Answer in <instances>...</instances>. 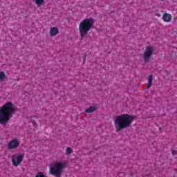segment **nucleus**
Wrapping results in <instances>:
<instances>
[{
  "instance_id": "obj_18",
  "label": "nucleus",
  "mask_w": 177,
  "mask_h": 177,
  "mask_svg": "<svg viewBox=\"0 0 177 177\" xmlns=\"http://www.w3.org/2000/svg\"><path fill=\"white\" fill-rule=\"evenodd\" d=\"M160 1H165V0H160Z\"/></svg>"
},
{
  "instance_id": "obj_6",
  "label": "nucleus",
  "mask_w": 177,
  "mask_h": 177,
  "mask_svg": "<svg viewBox=\"0 0 177 177\" xmlns=\"http://www.w3.org/2000/svg\"><path fill=\"white\" fill-rule=\"evenodd\" d=\"M24 160V154H16L12 157V161L15 167H19Z\"/></svg>"
},
{
  "instance_id": "obj_12",
  "label": "nucleus",
  "mask_w": 177,
  "mask_h": 177,
  "mask_svg": "<svg viewBox=\"0 0 177 177\" xmlns=\"http://www.w3.org/2000/svg\"><path fill=\"white\" fill-rule=\"evenodd\" d=\"M44 2H45V0H35V3L38 5V6H41Z\"/></svg>"
},
{
  "instance_id": "obj_10",
  "label": "nucleus",
  "mask_w": 177,
  "mask_h": 177,
  "mask_svg": "<svg viewBox=\"0 0 177 177\" xmlns=\"http://www.w3.org/2000/svg\"><path fill=\"white\" fill-rule=\"evenodd\" d=\"M97 109V107L96 106H90L88 109H86V113H93V111Z\"/></svg>"
},
{
  "instance_id": "obj_15",
  "label": "nucleus",
  "mask_w": 177,
  "mask_h": 177,
  "mask_svg": "<svg viewBox=\"0 0 177 177\" xmlns=\"http://www.w3.org/2000/svg\"><path fill=\"white\" fill-rule=\"evenodd\" d=\"M171 153H172L173 156H177V151L176 150L174 149Z\"/></svg>"
},
{
  "instance_id": "obj_3",
  "label": "nucleus",
  "mask_w": 177,
  "mask_h": 177,
  "mask_svg": "<svg viewBox=\"0 0 177 177\" xmlns=\"http://www.w3.org/2000/svg\"><path fill=\"white\" fill-rule=\"evenodd\" d=\"M95 19L93 18H86L82 21L79 25V31L81 39H84L88 32L93 28Z\"/></svg>"
},
{
  "instance_id": "obj_13",
  "label": "nucleus",
  "mask_w": 177,
  "mask_h": 177,
  "mask_svg": "<svg viewBox=\"0 0 177 177\" xmlns=\"http://www.w3.org/2000/svg\"><path fill=\"white\" fill-rule=\"evenodd\" d=\"M6 77L5 72H0V81H3V79Z\"/></svg>"
},
{
  "instance_id": "obj_2",
  "label": "nucleus",
  "mask_w": 177,
  "mask_h": 177,
  "mask_svg": "<svg viewBox=\"0 0 177 177\" xmlns=\"http://www.w3.org/2000/svg\"><path fill=\"white\" fill-rule=\"evenodd\" d=\"M15 111V105L12 102H8L3 105L0 108V124L2 125L8 124Z\"/></svg>"
},
{
  "instance_id": "obj_17",
  "label": "nucleus",
  "mask_w": 177,
  "mask_h": 177,
  "mask_svg": "<svg viewBox=\"0 0 177 177\" xmlns=\"http://www.w3.org/2000/svg\"><path fill=\"white\" fill-rule=\"evenodd\" d=\"M85 62H86V58L84 57V58L83 59V62L85 63Z\"/></svg>"
},
{
  "instance_id": "obj_16",
  "label": "nucleus",
  "mask_w": 177,
  "mask_h": 177,
  "mask_svg": "<svg viewBox=\"0 0 177 177\" xmlns=\"http://www.w3.org/2000/svg\"><path fill=\"white\" fill-rule=\"evenodd\" d=\"M32 124L33 127H37V122L32 121Z\"/></svg>"
},
{
  "instance_id": "obj_7",
  "label": "nucleus",
  "mask_w": 177,
  "mask_h": 177,
  "mask_svg": "<svg viewBox=\"0 0 177 177\" xmlns=\"http://www.w3.org/2000/svg\"><path fill=\"white\" fill-rule=\"evenodd\" d=\"M19 146H20V141L17 138H14L8 143L9 150H16Z\"/></svg>"
},
{
  "instance_id": "obj_4",
  "label": "nucleus",
  "mask_w": 177,
  "mask_h": 177,
  "mask_svg": "<svg viewBox=\"0 0 177 177\" xmlns=\"http://www.w3.org/2000/svg\"><path fill=\"white\" fill-rule=\"evenodd\" d=\"M66 168H67V162H57L50 166L49 174L53 176L60 177Z\"/></svg>"
},
{
  "instance_id": "obj_5",
  "label": "nucleus",
  "mask_w": 177,
  "mask_h": 177,
  "mask_svg": "<svg viewBox=\"0 0 177 177\" xmlns=\"http://www.w3.org/2000/svg\"><path fill=\"white\" fill-rule=\"evenodd\" d=\"M154 52V48L150 46H147L145 48V51L143 54V59L147 63L150 62V58L153 56V53Z\"/></svg>"
},
{
  "instance_id": "obj_9",
  "label": "nucleus",
  "mask_w": 177,
  "mask_h": 177,
  "mask_svg": "<svg viewBox=\"0 0 177 177\" xmlns=\"http://www.w3.org/2000/svg\"><path fill=\"white\" fill-rule=\"evenodd\" d=\"M59 34V29L56 27H53L50 30V35L51 37H55L56 35H57Z\"/></svg>"
},
{
  "instance_id": "obj_11",
  "label": "nucleus",
  "mask_w": 177,
  "mask_h": 177,
  "mask_svg": "<svg viewBox=\"0 0 177 177\" xmlns=\"http://www.w3.org/2000/svg\"><path fill=\"white\" fill-rule=\"evenodd\" d=\"M148 88H150V86H151V84L153 82V75H149L148 77Z\"/></svg>"
},
{
  "instance_id": "obj_1",
  "label": "nucleus",
  "mask_w": 177,
  "mask_h": 177,
  "mask_svg": "<svg viewBox=\"0 0 177 177\" xmlns=\"http://www.w3.org/2000/svg\"><path fill=\"white\" fill-rule=\"evenodd\" d=\"M135 120V116L131 114H121L115 117L113 124L117 132H120L122 129H127L132 125Z\"/></svg>"
},
{
  "instance_id": "obj_14",
  "label": "nucleus",
  "mask_w": 177,
  "mask_h": 177,
  "mask_svg": "<svg viewBox=\"0 0 177 177\" xmlns=\"http://www.w3.org/2000/svg\"><path fill=\"white\" fill-rule=\"evenodd\" d=\"M71 153H73V149L71 147L66 148V156H69Z\"/></svg>"
},
{
  "instance_id": "obj_8",
  "label": "nucleus",
  "mask_w": 177,
  "mask_h": 177,
  "mask_svg": "<svg viewBox=\"0 0 177 177\" xmlns=\"http://www.w3.org/2000/svg\"><path fill=\"white\" fill-rule=\"evenodd\" d=\"M162 20L166 23H169L172 20V15L171 14L165 13L162 16Z\"/></svg>"
}]
</instances>
